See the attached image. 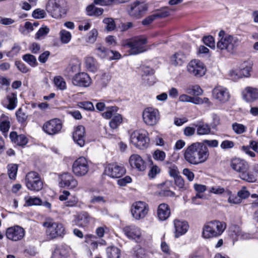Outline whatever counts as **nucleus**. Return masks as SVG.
<instances>
[{
	"label": "nucleus",
	"instance_id": "nucleus-49",
	"mask_svg": "<svg viewBox=\"0 0 258 258\" xmlns=\"http://www.w3.org/2000/svg\"><path fill=\"white\" fill-rule=\"evenodd\" d=\"M59 36L61 42L63 44L68 43L72 38L71 33L66 30H61L59 32Z\"/></svg>",
	"mask_w": 258,
	"mask_h": 258
},
{
	"label": "nucleus",
	"instance_id": "nucleus-33",
	"mask_svg": "<svg viewBox=\"0 0 258 258\" xmlns=\"http://www.w3.org/2000/svg\"><path fill=\"white\" fill-rule=\"evenodd\" d=\"M242 230L239 226L234 225L229 228V235L232 239L233 243L234 242L240 239Z\"/></svg>",
	"mask_w": 258,
	"mask_h": 258
},
{
	"label": "nucleus",
	"instance_id": "nucleus-3",
	"mask_svg": "<svg viewBox=\"0 0 258 258\" xmlns=\"http://www.w3.org/2000/svg\"><path fill=\"white\" fill-rule=\"evenodd\" d=\"M230 166L234 170L240 173V177L242 180L249 182H253L256 180V177L248 172L249 166L245 161L235 158L231 161Z\"/></svg>",
	"mask_w": 258,
	"mask_h": 258
},
{
	"label": "nucleus",
	"instance_id": "nucleus-31",
	"mask_svg": "<svg viewBox=\"0 0 258 258\" xmlns=\"http://www.w3.org/2000/svg\"><path fill=\"white\" fill-rule=\"evenodd\" d=\"M186 60L185 54L181 51H178L172 55L170 58L171 63L175 66H181Z\"/></svg>",
	"mask_w": 258,
	"mask_h": 258
},
{
	"label": "nucleus",
	"instance_id": "nucleus-62",
	"mask_svg": "<svg viewBox=\"0 0 258 258\" xmlns=\"http://www.w3.org/2000/svg\"><path fill=\"white\" fill-rule=\"evenodd\" d=\"M78 105L79 107L87 110H93L94 108L92 103L89 101L80 102Z\"/></svg>",
	"mask_w": 258,
	"mask_h": 258
},
{
	"label": "nucleus",
	"instance_id": "nucleus-29",
	"mask_svg": "<svg viewBox=\"0 0 258 258\" xmlns=\"http://www.w3.org/2000/svg\"><path fill=\"white\" fill-rule=\"evenodd\" d=\"M70 248L66 245L56 247L52 251L51 258H66L69 254Z\"/></svg>",
	"mask_w": 258,
	"mask_h": 258
},
{
	"label": "nucleus",
	"instance_id": "nucleus-27",
	"mask_svg": "<svg viewBox=\"0 0 258 258\" xmlns=\"http://www.w3.org/2000/svg\"><path fill=\"white\" fill-rule=\"evenodd\" d=\"M85 243L87 247L88 251L90 254H92V250L97 248L99 242L97 240V237L91 234H88L85 236Z\"/></svg>",
	"mask_w": 258,
	"mask_h": 258
},
{
	"label": "nucleus",
	"instance_id": "nucleus-35",
	"mask_svg": "<svg viewBox=\"0 0 258 258\" xmlns=\"http://www.w3.org/2000/svg\"><path fill=\"white\" fill-rule=\"evenodd\" d=\"M229 52L232 53L240 45L241 41L237 36L228 34Z\"/></svg>",
	"mask_w": 258,
	"mask_h": 258
},
{
	"label": "nucleus",
	"instance_id": "nucleus-2",
	"mask_svg": "<svg viewBox=\"0 0 258 258\" xmlns=\"http://www.w3.org/2000/svg\"><path fill=\"white\" fill-rule=\"evenodd\" d=\"M226 228V224L218 220L207 222L203 226L202 236L205 239L217 237L221 235Z\"/></svg>",
	"mask_w": 258,
	"mask_h": 258
},
{
	"label": "nucleus",
	"instance_id": "nucleus-9",
	"mask_svg": "<svg viewBox=\"0 0 258 258\" xmlns=\"http://www.w3.org/2000/svg\"><path fill=\"white\" fill-rule=\"evenodd\" d=\"M25 184L31 190L39 191L43 188V182L38 173L34 171L28 173L25 177Z\"/></svg>",
	"mask_w": 258,
	"mask_h": 258
},
{
	"label": "nucleus",
	"instance_id": "nucleus-53",
	"mask_svg": "<svg viewBox=\"0 0 258 258\" xmlns=\"http://www.w3.org/2000/svg\"><path fill=\"white\" fill-rule=\"evenodd\" d=\"M151 165L148 176L150 178H153L160 172V169L157 165L154 164L152 161H151Z\"/></svg>",
	"mask_w": 258,
	"mask_h": 258
},
{
	"label": "nucleus",
	"instance_id": "nucleus-54",
	"mask_svg": "<svg viewBox=\"0 0 258 258\" xmlns=\"http://www.w3.org/2000/svg\"><path fill=\"white\" fill-rule=\"evenodd\" d=\"M103 22L106 25L105 28L108 31H112L115 28V22L111 18L104 19Z\"/></svg>",
	"mask_w": 258,
	"mask_h": 258
},
{
	"label": "nucleus",
	"instance_id": "nucleus-57",
	"mask_svg": "<svg viewBox=\"0 0 258 258\" xmlns=\"http://www.w3.org/2000/svg\"><path fill=\"white\" fill-rule=\"evenodd\" d=\"M232 127L236 134H241L246 131V127L244 125L236 122L232 124Z\"/></svg>",
	"mask_w": 258,
	"mask_h": 258
},
{
	"label": "nucleus",
	"instance_id": "nucleus-51",
	"mask_svg": "<svg viewBox=\"0 0 258 258\" xmlns=\"http://www.w3.org/2000/svg\"><path fill=\"white\" fill-rule=\"evenodd\" d=\"M228 190V189H225L220 185H215L210 187L209 188V191L210 193L219 195L224 194V196H225L226 194V191Z\"/></svg>",
	"mask_w": 258,
	"mask_h": 258
},
{
	"label": "nucleus",
	"instance_id": "nucleus-37",
	"mask_svg": "<svg viewBox=\"0 0 258 258\" xmlns=\"http://www.w3.org/2000/svg\"><path fill=\"white\" fill-rule=\"evenodd\" d=\"M85 63L86 69L90 72H95L98 68L97 61L92 57H87Z\"/></svg>",
	"mask_w": 258,
	"mask_h": 258
},
{
	"label": "nucleus",
	"instance_id": "nucleus-16",
	"mask_svg": "<svg viewBox=\"0 0 258 258\" xmlns=\"http://www.w3.org/2000/svg\"><path fill=\"white\" fill-rule=\"evenodd\" d=\"M25 234V230L22 227L18 225L7 228L6 232L7 238L13 241L22 240Z\"/></svg>",
	"mask_w": 258,
	"mask_h": 258
},
{
	"label": "nucleus",
	"instance_id": "nucleus-11",
	"mask_svg": "<svg viewBox=\"0 0 258 258\" xmlns=\"http://www.w3.org/2000/svg\"><path fill=\"white\" fill-rule=\"evenodd\" d=\"M62 122L58 118H53L46 121L43 125L42 130L47 135L54 136L61 132Z\"/></svg>",
	"mask_w": 258,
	"mask_h": 258
},
{
	"label": "nucleus",
	"instance_id": "nucleus-46",
	"mask_svg": "<svg viewBox=\"0 0 258 258\" xmlns=\"http://www.w3.org/2000/svg\"><path fill=\"white\" fill-rule=\"evenodd\" d=\"M239 69L240 70V74H241L242 78L243 77H248L250 76L251 66L249 63L245 62L243 63L240 65Z\"/></svg>",
	"mask_w": 258,
	"mask_h": 258
},
{
	"label": "nucleus",
	"instance_id": "nucleus-18",
	"mask_svg": "<svg viewBox=\"0 0 258 258\" xmlns=\"http://www.w3.org/2000/svg\"><path fill=\"white\" fill-rule=\"evenodd\" d=\"M213 98L221 103L228 101L230 98V94L228 89L221 86L215 87L212 91Z\"/></svg>",
	"mask_w": 258,
	"mask_h": 258
},
{
	"label": "nucleus",
	"instance_id": "nucleus-10",
	"mask_svg": "<svg viewBox=\"0 0 258 258\" xmlns=\"http://www.w3.org/2000/svg\"><path fill=\"white\" fill-rule=\"evenodd\" d=\"M131 142L137 148L144 149L147 147L149 139L147 133L144 130L136 131L130 136Z\"/></svg>",
	"mask_w": 258,
	"mask_h": 258
},
{
	"label": "nucleus",
	"instance_id": "nucleus-40",
	"mask_svg": "<svg viewBox=\"0 0 258 258\" xmlns=\"http://www.w3.org/2000/svg\"><path fill=\"white\" fill-rule=\"evenodd\" d=\"M25 201V205L27 206H39L41 205V200L37 197H26L24 198Z\"/></svg>",
	"mask_w": 258,
	"mask_h": 258
},
{
	"label": "nucleus",
	"instance_id": "nucleus-52",
	"mask_svg": "<svg viewBox=\"0 0 258 258\" xmlns=\"http://www.w3.org/2000/svg\"><path fill=\"white\" fill-rule=\"evenodd\" d=\"M16 116L18 121L21 123H25L28 118V115L23 111L21 108H19L17 110Z\"/></svg>",
	"mask_w": 258,
	"mask_h": 258
},
{
	"label": "nucleus",
	"instance_id": "nucleus-15",
	"mask_svg": "<svg viewBox=\"0 0 258 258\" xmlns=\"http://www.w3.org/2000/svg\"><path fill=\"white\" fill-rule=\"evenodd\" d=\"M59 184L60 187L74 189L78 185L77 179L70 173L64 172L59 175Z\"/></svg>",
	"mask_w": 258,
	"mask_h": 258
},
{
	"label": "nucleus",
	"instance_id": "nucleus-23",
	"mask_svg": "<svg viewBox=\"0 0 258 258\" xmlns=\"http://www.w3.org/2000/svg\"><path fill=\"white\" fill-rule=\"evenodd\" d=\"M129 163L132 168L136 169L139 171H144L147 168L145 161L138 154H133L131 156Z\"/></svg>",
	"mask_w": 258,
	"mask_h": 258
},
{
	"label": "nucleus",
	"instance_id": "nucleus-38",
	"mask_svg": "<svg viewBox=\"0 0 258 258\" xmlns=\"http://www.w3.org/2000/svg\"><path fill=\"white\" fill-rule=\"evenodd\" d=\"M197 127V134L199 136L206 135L210 133L211 128L207 123H202L198 125L194 124Z\"/></svg>",
	"mask_w": 258,
	"mask_h": 258
},
{
	"label": "nucleus",
	"instance_id": "nucleus-64",
	"mask_svg": "<svg viewBox=\"0 0 258 258\" xmlns=\"http://www.w3.org/2000/svg\"><path fill=\"white\" fill-rule=\"evenodd\" d=\"M154 14L156 15L157 19L162 18L168 16L170 14V12L167 8H165L157 11Z\"/></svg>",
	"mask_w": 258,
	"mask_h": 258
},
{
	"label": "nucleus",
	"instance_id": "nucleus-28",
	"mask_svg": "<svg viewBox=\"0 0 258 258\" xmlns=\"http://www.w3.org/2000/svg\"><path fill=\"white\" fill-rule=\"evenodd\" d=\"M91 217L89 214L83 212L75 216L74 222L75 224L81 227H86L89 224Z\"/></svg>",
	"mask_w": 258,
	"mask_h": 258
},
{
	"label": "nucleus",
	"instance_id": "nucleus-30",
	"mask_svg": "<svg viewBox=\"0 0 258 258\" xmlns=\"http://www.w3.org/2000/svg\"><path fill=\"white\" fill-rule=\"evenodd\" d=\"M170 215V210L168 205L161 204L159 205L157 210V216L160 221H165Z\"/></svg>",
	"mask_w": 258,
	"mask_h": 258
},
{
	"label": "nucleus",
	"instance_id": "nucleus-42",
	"mask_svg": "<svg viewBox=\"0 0 258 258\" xmlns=\"http://www.w3.org/2000/svg\"><path fill=\"white\" fill-rule=\"evenodd\" d=\"M122 117L120 114H116L111 118L109 125L112 129L117 128L122 123Z\"/></svg>",
	"mask_w": 258,
	"mask_h": 258
},
{
	"label": "nucleus",
	"instance_id": "nucleus-50",
	"mask_svg": "<svg viewBox=\"0 0 258 258\" xmlns=\"http://www.w3.org/2000/svg\"><path fill=\"white\" fill-rule=\"evenodd\" d=\"M8 174L10 179H15L18 171V166L15 164H9L7 166Z\"/></svg>",
	"mask_w": 258,
	"mask_h": 258
},
{
	"label": "nucleus",
	"instance_id": "nucleus-45",
	"mask_svg": "<svg viewBox=\"0 0 258 258\" xmlns=\"http://www.w3.org/2000/svg\"><path fill=\"white\" fill-rule=\"evenodd\" d=\"M96 54L101 58H108L109 50L101 44H97L95 49Z\"/></svg>",
	"mask_w": 258,
	"mask_h": 258
},
{
	"label": "nucleus",
	"instance_id": "nucleus-32",
	"mask_svg": "<svg viewBox=\"0 0 258 258\" xmlns=\"http://www.w3.org/2000/svg\"><path fill=\"white\" fill-rule=\"evenodd\" d=\"M218 35L220 39L217 42V48L221 50H226L229 52L228 34H225L223 30H221Z\"/></svg>",
	"mask_w": 258,
	"mask_h": 258
},
{
	"label": "nucleus",
	"instance_id": "nucleus-24",
	"mask_svg": "<svg viewBox=\"0 0 258 258\" xmlns=\"http://www.w3.org/2000/svg\"><path fill=\"white\" fill-rule=\"evenodd\" d=\"M17 94L14 93L8 95L1 101L2 105L10 110L15 109L17 107Z\"/></svg>",
	"mask_w": 258,
	"mask_h": 258
},
{
	"label": "nucleus",
	"instance_id": "nucleus-39",
	"mask_svg": "<svg viewBox=\"0 0 258 258\" xmlns=\"http://www.w3.org/2000/svg\"><path fill=\"white\" fill-rule=\"evenodd\" d=\"M106 254L108 258H119L120 251L115 246H111L106 248Z\"/></svg>",
	"mask_w": 258,
	"mask_h": 258
},
{
	"label": "nucleus",
	"instance_id": "nucleus-47",
	"mask_svg": "<svg viewBox=\"0 0 258 258\" xmlns=\"http://www.w3.org/2000/svg\"><path fill=\"white\" fill-rule=\"evenodd\" d=\"M53 82L55 86L58 89L60 90H64L66 89V83L62 77L59 76L55 77L53 79Z\"/></svg>",
	"mask_w": 258,
	"mask_h": 258
},
{
	"label": "nucleus",
	"instance_id": "nucleus-14",
	"mask_svg": "<svg viewBox=\"0 0 258 258\" xmlns=\"http://www.w3.org/2000/svg\"><path fill=\"white\" fill-rule=\"evenodd\" d=\"M148 7L146 4L136 1L130 5L128 13L130 16L136 19L141 18L147 11Z\"/></svg>",
	"mask_w": 258,
	"mask_h": 258
},
{
	"label": "nucleus",
	"instance_id": "nucleus-25",
	"mask_svg": "<svg viewBox=\"0 0 258 258\" xmlns=\"http://www.w3.org/2000/svg\"><path fill=\"white\" fill-rule=\"evenodd\" d=\"M59 199L61 201H66L64 204L67 207H75L78 203V199L75 196L71 195L70 192L67 190L62 191Z\"/></svg>",
	"mask_w": 258,
	"mask_h": 258
},
{
	"label": "nucleus",
	"instance_id": "nucleus-19",
	"mask_svg": "<svg viewBox=\"0 0 258 258\" xmlns=\"http://www.w3.org/2000/svg\"><path fill=\"white\" fill-rule=\"evenodd\" d=\"M242 99L247 103H252L258 100V88L251 86L245 87L241 91Z\"/></svg>",
	"mask_w": 258,
	"mask_h": 258
},
{
	"label": "nucleus",
	"instance_id": "nucleus-26",
	"mask_svg": "<svg viewBox=\"0 0 258 258\" xmlns=\"http://www.w3.org/2000/svg\"><path fill=\"white\" fill-rule=\"evenodd\" d=\"M174 225L175 237L176 238H178L186 233L189 227L187 222L177 219L174 221Z\"/></svg>",
	"mask_w": 258,
	"mask_h": 258
},
{
	"label": "nucleus",
	"instance_id": "nucleus-13",
	"mask_svg": "<svg viewBox=\"0 0 258 258\" xmlns=\"http://www.w3.org/2000/svg\"><path fill=\"white\" fill-rule=\"evenodd\" d=\"M89 170V162L84 157H81L76 160L72 166L73 172L77 176L81 177L85 175Z\"/></svg>",
	"mask_w": 258,
	"mask_h": 258
},
{
	"label": "nucleus",
	"instance_id": "nucleus-8",
	"mask_svg": "<svg viewBox=\"0 0 258 258\" xmlns=\"http://www.w3.org/2000/svg\"><path fill=\"white\" fill-rule=\"evenodd\" d=\"M144 122L148 126H153L157 124L160 118L158 109L153 107H147L142 112Z\"/></svg>",
	"mask_w": 258,
	"mask_h": 258
},
{
	"label": "nucleus",
	"instance_id": "nucleus-55",
	"mask_svg": "<svg viewBox=\"0 0 258 258\" xmlns=\"http://www.w3.org/2000/svg\"><path fill=\"white\" fill-rule=\"evenodd\" d=\"M153 157L154 160L157 161L162 162L164 160L166 157V154L164 151L160 150H156L154 151L153 154Z\"/></svg>",
	"mask_w": 258,
	"mask_h": 258
},
{
	"label": "nucleus",
	"instance_id": "nucleus-22",
	"mask_svg": "<svg viewBox=\"0 0 258 258\" xmlns=\"http://www.w3.org/2000/svg\"><path fill=\"white\" fill-rule=\"evenodd\" d=\"M74 142L82 147L85 144V128L83 125H78L74 128L73 134Z\"/></svg>",
	"mask_w": 258,
	"mask_h": 258
},
{
	"label": "nucleus",
	"instance_id": "nucleus-4",
	"mask_svg": "<svg viewBox=\"0 0 258 258\" xmlns=\"http://www.w3.org/2000/svg\"><path fill=\"white\" fill-rule=\"evenodd\" d=\"M147 43L146 37L140 36L126 40L123 43L125 47L130 48V54L136 55L146 51L145 44Z\"/></svg>",
	"mask_w": 258,
	"mask_h": 258
},
{
	"label": "nucleus",
	"instance_id": "nucleus-61",
	"mask_svg": "<svg viewBox=\"0 0 258 258\" xmlns=\"http://www.w3.org/2000/svg\"><path fill=\"white\" fill-rule=\"evenodd\" d=\"M237 195L240 198L242 202V200L246 199L250 195L249 192L246 189V187L243 186L240 190L237 192Z\"/></svg>",
	"mask_w": 258,
	"mask_h": 258
},
{
	"label": "nucleus",
	"instance_id": "nucleus-7",
	"mask_svg": "<svg viewBox=\"0 0 258 258\" xmlns=\"http://www.w3.org/2000/svg\"><path fill=\"white\" fill-rule=\"evenodd\" d=\"M149 211L148 205L144 202L138 201L134 203L131 208L133 217L137 220L143 219L147 215Z\"/></svg>",
	"mask_w": 258,
	"mask_h": 258
},
{
	"label": "nucleus",
	"instance_id": "nucleus-36",
	"mask_svg": "<svg viewBox=\"0 0 258 258\" xmlns=\"http://www.w3.org/2000/svg\"><path fill=\"white\" fill-rule=\"evenodd\" d=\"M104 12L102 8H97L93 4L89 5L86 8V13L87 15L92 17H99L101 16Z\"/></svg>",
	"mask_w": 258,
	"mask_h": 258
},
{
	"label": "nucleus",
	"instance_id": "nucleus-59",
	"mask_svg": "<svg viewBox=\"0 0 258 258\" xmlns=\"http://www.w3.org/2000/svg\"><path fill=\"white\" fill-rule=\"evenodd\" d=\"M32 15L35 19H42L46 17V14L44 10L36 9L33 12Z\"/></svg>",
	"mask_w": 258,
	"mask_h": 258
},
{
	"label": "nucleus",
	"instance_id": "nucleus-5",
	"mask_svg": "<svg viewBox=\"0 0 258 258\" xmlns=\"http://www.w3.org/2000/svg\"><path fill=\"white\" fill-rule=\"evenodd\" d=\"M46 228V232L50 239L62 237L66 234V230L62 224L55 222L52 219H47L43 224Z\"/></svg>",
	"mask_w": 258,
	"mask_h": 258
},
{
	"label": "nucleus",
	"instance_id": "nucleus-63",
	"mask_svg": "<svg viewBox=\"0 0 258 258\" xmlns=\"http://www.w3.org/2000/svg\"><path fill=\"white\" fill-rule=\"evenodd\" d=\"M134 255L136 258H144L145 251L144 249L138 246L134 248Z\"/></svg>",
	"mask_w": 258,
	"mask_h": 258
},
{
	"label": "nucleus",
	"instance_id": "nucleus-12",
	"mask_svg": "<svg viewBox=\"0 0 258 258\" xmlns=\"http://www.w3.org/2000/svg\"><path fill=\"white\" fill-rule=\"evenodd\" d=\"M186 69L189 74L196 77H201L206 72V68L204 64L200 60L196 59L188 62Z\"/></svg>",
	"mask_w": 258,
	"mask_h": 258
},
{
	"label": "nucleus",
	"instance_id": "nucleus-56",
	"mask_svg": "<svg viewBox=\"0 0 258 258\" xmlns=\"http://www.w3.org/2000/svg\"><path fill=\"white\" fill-rule=\"evenodd\" d=\"M228 76L231 79L236 81L242 78L241 74H240V70L239 68L234 69L229 71Z\"/></svg>",
	"mask_w": 258,
	"mask_h": 258
},
{
	"label": "nucleus",
	"instance_id": "nucleus-34",
	"mask_svg": "<svg viewBox=\"0 0 258 258\" xmlns=\"http://www.w3.org/2000/svg\"><path fill=\"white\" fill-rule=\"evenodd\" d=\"M9 117L5 114H2L0 116V131L3 133H7L10 128Z\"/></svg>",
	"mask_w": 258,
	"mask_h": 258
},
{
	"label": "nucleus",
	"instance_id": "nucleus-41",
	"mask_svg": "<svg viewBox=\"0 0 258 258\" xmlns=\"http://www.w3.org/2000/svg\"><path fill=\"white\" fill-rule=\"evenodd\" d=\"M118 107L115 106H108L106 108V111L102 113V116L106 119L111 118L116 115Z\"/></svg>",
	"mask_w": 258,
	"mask_h": 258
},
{
	"label": "nucleus",
	"instance_id": "nucleus-44",
	"mask_svg": "<svg viewBox=\"0 0 258 258\" xmlns=\"http://www.w3.org/2000/svg\"><path fill=\"white\" fill-rule=\"evenodd\" d=\"M186 92L190 95L200 96L203 94V91L200 86L196 85L189 86L186 89Z\"/></svg>",
	"mask_w": 258,
	"mask_h": 258
},
{
	"label": "nucleus",
	"instance_id": "nucleus-43",
	"mask_svg": "<svg viewBox=\"0 0 258 258\" xmlns=\"http://www.w3.org/2000/svg\"><path fill=\"white\" fill-rule=\"evenodd\" d=\"M225 197H228V202L230 204L237 205L241 203V199L239 198L238 195L232 194V192L229 189L226 191Z\"/></svg>",
	"mask_w": 258,
	"mask_h": 258
},
{
	"label": "nucleus",
	"instance_id": "nucleus-6",
	"mask_svg": "<svg viewBox=\"0 0 258 258\" xmlns=\"http://www.w3.org/2000/svg\"><path fill=\"white\" fill-rule=\"evenodd\" d=\"M61 2L60 0H49L48 2L46 10L52 17L59 19L66 14V10L62 6Z\"/></svg>",
	"mask_w": 258,
	"mask_h": 258
},
{
	"label": "nucleus",
	"instance_id": "nucleus-21",
	"mask_svg": "<svg viewBox=\"0 0 258 258\" xmlns=\"http://www.w3.org/2000/svg\"><path fill=\"white\" fill-rule=\"evenodd\" d=\"M72 83L76 86L87 87L90 85L92 81L91 78L87 73L82 72L74 76Z\"/></svg>",
	"mask_w": 258,
	"mask_h": 258
},
{
	"label": "nucleus",
	"instance_id": "nucleus-58",
	"mask_svg": "<svg viewBox=\"0 0 258 258\" xmlns=\"http://www.w3.org/2000/svg\"><path fill=\"white\" fill-rule=\"evenodd\" d=\"M49 32V29L47 27L45 26L40 28L35 35V38L37 39H40L41 38L45 36Z\"/></svg>",
	"mask_w": 258,
	"mask_h": 258
},
{
	"label": "nucleus",
	"instance_id": "nucleus-20",
	"mask_svg": "<svg viewBox=\"0 0 258 258\" xmlns=\"http://www.w3.org/2000/svg\"><path fill=\"white\" fill-rule=\"evenodd\" d=\"M123 231L125 236L129 239L139 240L142 236L141 229L135 225H130L123 228Z\"/></svg>",
	"mask_w": 258,
	"mask_h": 258
},
{
	"label": "nucleus",
	"instance_id": "nucleus-1",
	"mask_svg": "<svg viewBox=\"0 0 258 258\" xmlns=\"http://www.w3.org/2000/svg\"><path fill=\"white\" fill-rule=\"evenodd\" d=\"M209 156L208 148L201 142L192 143L184 150L183 153L185 160L194 165L206 162L208 160Z\"/></svg>",
	"mask_w": 258,
	"mask_h": 258
},
{
	"label": "nucleus",
	"instance_id": "nucleus-60",
	"mask_svg": "<svg viewBox=\"0 0 258 258\" xmlns=\"http://www.w3.org/2000/svg\"><path fill=\"white\" fill-rule=\"evenodd\" d=\"M168 172L169 175L173 178L179 176V172L178 171V168L175 164H171L169 166Z\"/></svg>",
	"mask_w": 258,
	"mask_h": 258
},
{
	"label": "nucleus",
	"instance_id": "nucleus-48",
	"mask_svg": "<svg viewBox=\"0 0 258 258\" xmlns=\"http://www.w3.org/2000/svg\"><path fill=\"white\" fill-rule=\"evenodd\" d=\"M23 59L32 67H35L38 65L36 58L32 54H26L23 55Z\"/></svg>",
	"mask_w": 258,
	"mask_h": 258
},
{
	"label": "nucleus",
	"instance_id": "nucleus-17",
	"mask_svg": "<svg viewBox=\"0 0 258 258\" xmlns=\"http://www.w3.org/2000/svg\"><path fill=\"white\" fill-rule=\"evenodd\" d=\"M126 172L125 168L116 163L109 164L105 168V174L111 178H120Z\"/></svg>",
	"mask_w": 258,
	"mask_h": 258
}]
</instances>
